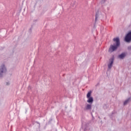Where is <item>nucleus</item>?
<instances>
[{
	"label": "nucleus",
	"instance_id": "6",
	"mask_svg": "<svg viewBox=\"0 0 131 131\" xmlns=\"http://www.w3.org/2000/svg\"><path fill=\"white\" fill-rule=\"evenodd\" d=\"M126 56V53H125V52L122 53L121 54H119L118 56L119 59H124V58H125Z\"/></svg>",
	"mask_w": 131,
	"mask_h": 131
},
{
	"label": "nucleus",
	"instance_id": "15",
	"mask_svg": "<svg viewBox=\"0 0 131 131\" xmlns=\"http://www.w3.org/2000/svg\"><path fill=\"white\" fill-rule=\"evenodd\" d=\"M113 41H115V38H113Z\"/></svg>",
	"mask_w": 131,
	"mask_h": 131
},
{
	"label": "nucleus",
	"instance_id": "12",
	"mask_svg": "<svg viewBox=\"0 0 131 131\" xmlns=\"http://www.w3.org/2000/svg\"><path fill=\"white\" fill-rule=\"evenodd\" d=\"M127 49L129 51H131V46H128Z\"/></svg>",
	"mask_w": 131,
	"mask_h": 131
},
{
	"label": "nucleus",
	"instance_id": "5",
	"mask_svg": "<svg viewBox=\"0 0 131 131\" xmlns=\"http://www.w3.org/2000/svg\"><path fill=\"white\" fill-rule=\"evenodd\" d=\"M115 51V44H114L113 45H111L109 49H108V52L110 53H113Z\"/></svg>",
	"mask_w": 131,
	"mask_h": 131
},
{
	"label": "nucleus",
	"instance_id": "10",
	"mask_svg": "<svg viewBox=\"0 0 131 131\" xmlns=\"http://www.w3.org/2000/svg\"><path fill=\"white\" fill-rule=\"evenodd\" d=\"M91 96H92V91H90L86 95V98H91Z\"/></svg>",
	"mask_w": 131,
	"mask_h": 131
},
{
	"label": "nucleus",
	"instance_id": "4",
	"mask_svg": "<svg viewBox=\"0 0 131 131\" xmlns=\"http://www.w3.org/2000/svg\"><path fill=\"white\" fill-rule=\"evenodd\" d=\"M120 47V39L119 37L115 38V51Z\"/></svg>",
	"mask_w": 131,
	"mask_h": 131
},
{
	"label": "nucleus",
	"instance_id": "2",
	"mask_svg": "<svg viewBox=\"0 0 131 131\" xmlns=\"http://www.w3.org/2000/svg\"><path fill=\"white\" fill-rule=\"evenodd\" d=\"M7 73V67L4 64L0 66V77H4V74Z\"/></svg>",
	"mask_w": 131,
	"mask_h": 131
},
{
	"label": "nucleus",
	"instance_id": "13",
	"mask_svg": "<svg viewBox=\"0 0 131 131\" xmlns=\"http://www.w3.org/2000/svg\"><path fill=\"white\" fill-rule=\"evenodd\" d=\"M105 2H106V0H101L102 4H104V3H105Z\"/></svg>",
	"mask_w": 131,
	"mask_h": 131
},
{
	"label": "nucleus",
	"instance_id": "14",
	"mask_svg": "<svg viewBox=\"0 0 131 131\" xmlns=\"http://www.w3.org/2000/svg\"><path fill=\"white\" fill-rule=\"evenodd\" d=\"M10 84V82H6V85H9Z\"/></svg>",
	"mask_w": 131,
	"mask_h": 131
},
{
	"label": "nucleus",
	"instance_id": "1",
	"mask_svg": "<svg viewBox=\"0 0 131 131\" xmlns=\"http://www.w3.org/2000/svg\"><path fill=\"white\" fill-rule=\"evenodd\" d=\"M114 63V55H113L107 62V71H110L112 68V66H113V64Z\"/></svg>",
	"mask_w": 131,
	"mask_h": 131
},
{
	"label": "nucleus",
	"instance_id": "9",
	"mask_svg": "<svg viewBox=\"0 0 131 131\" xmlns=\"http://www.w3.org/2000/svg\"><path fill=\"white\" fill-rule=\"evenodd\" d=\"M92 109V105L88 104L85 107V110H91Z\"/></svg>",
	"mask_w": 131,
	"mask_h": 131
},
{
	"label": "nucleus",
	"instance_id": "3",
	"mask_svg": "<svg viewBox=\"0 0 131 131\" xmlns=\"http://www.w3.org/2000/svg\"><path fill=\"white\" fill-rule=\"evenodd\" d=\"M124 41L125 42H128V43H129V42H131V30L129 31L125 36L124 38Z\"/></svg>",
	"mask_w": 131,
	"mask_h": 131
},
{
	"label": "nucleus",
	"instance_id": "11",
	"mask_svg": "<svg viewBox=\"0 0 131 131\" xmlns=\"http://www.w3.org/2000/svg\"><path fill=\"white\" fill-rule=\"evenodd\" d=\"M98 18H99V13L97 12L95 15V21H97Z\"/></svg>",
	"mask_w": 131,
	"mask_h": 131
},
{
	"label": "nucleus",
	"instance_id": "16",
	"mask_svg": "<svg viewBox=\"0 0 131 131\" xmlns=\"http://www.w3.org/2000/svg\"><path fill=\"white\" fill-rule=\"evenodd\" d=\"M74 4H75V2H74Z\"/></svg>",
	"mask_w": 131,
	"mask_h": 131
},
{
	"label": "nucleus",
	"instance_id": "8",
	"mask_svg": "<svg viewBox=\"0 0 131 131\" xmlns=\"http://www.w3.org/2000/svg\"><path fill=\"white\" fill-rule=\"evenodd\" d=\"M131 101V98L129 97L128 98H127L126 100H125L123 103V105H125L127 104V103H128L129 102H130Z\"/></svg>",
	"mask_w": 131,
	"mask_h": 131
},
{
	"label": "nucleus",
	"instance_id": "7",
	"mask_svg": "<svg viewBox=\"0 0 131 131\" xmlns=\"http://www.w3.org/2000/svg\"><path fill=\"white\" fill-rule=\"evenodd\" d=\"M87 99H88V100H87L88 103L92 104L94 102V98H93V97H89Z\"/></svg>",
	"mask_w": 131,
	"mask_h": 131
}]
</instances>
